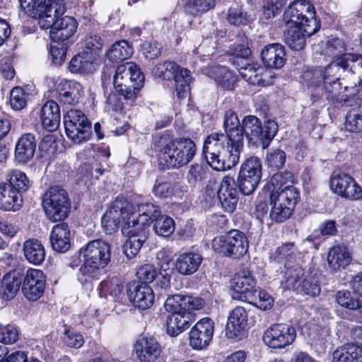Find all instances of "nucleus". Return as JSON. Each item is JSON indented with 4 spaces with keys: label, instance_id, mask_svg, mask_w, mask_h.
<instances>
[{
    "label": "nucleus",
    "instance_id": "6e6552de",
    "mask_svg": "<svg viewBox=\"0 0 362 362\" xmlns=\"http://www.w3.org/2000/svg\"><path fill=\"white\" fill-rule=\"evenodd\" d=\"M153 71L158 78L175 81V93L179 99H182L187 95L192 81L189 70L180 68L175 62L166 61L158 64Z\"/></svg>",
    "mask_w": 362,
    "mask_h": 362
},
{
    "label": "nucleus",
    "instance_id": "09e8293b",
    "mask_svg": "<svg viewBox=\"0 0 362 362\" xmlns=\"http://www.w3.org/2000/svg\"><path fill=\"white\" fill-rule=\"evenodd\" d=\"M245 70L247 71L245 76H247V80L250 83L262 86L269 84V81L267 80L269 72L264 67L253 64L245 67Z\"/></svg>",
    "mask_w": 362,
    "mask_h": 362
},
{
    "label": "nucleus",
    "instance_id": "1a4fd4ad",
    "mask_svg": "<svg viewBox=\"0 0 362 362\" xmlns=\"http://www.w3.org/2000/svg\"><path fill=\"white\" fill-rule=\"evenodd\" d=\"M249 241L240 230H231L223 235L216 237L212 240L214 251L226 257L240 258L248 250Z\"/></svg>",
    "mask_w": 362,
    "mask_h": 362
},
{
    "label": "nucleus",
    "instance_id": "2eb2a0df",
    "mask_svg": "<svg viewBox=\"0 0 362 362\" xmlns=\"http://www.w3.org/2000/svg\"><path fill=\"white\" fill-rule=\"evenodd\" d=\"M330 188L333 192L346 199L356 201L362 199V187L346 173L332 176Z\"/></svg>",
    "mask_w": 362,
    "mask_h": 362
},
{
    "label": "nucleus",
    "instance_id": "20e7f679",
    "mask_svg": "<svg viewBox=\"0 0 362 362\" xmlns=\"http://www.w3.org/2000/svg\"><path fill=\"white\" fill-rule=\"evenodd\" d=\"M144 83V75L136 64L127 63L117 67L113 77L114 88L126 101L134 103Z\"/></svg>",
    "mask_w": 362,
    "mask_h": 362
},
{
    "label": "nucleus",
    "instance_id": "603ef678",
    "mask_svg": "<svg viewBox=\"0 0 362 362\" xmlns=\"http://www.w3.org/2000/svg\"><path fill=\"white\" fill-rule=\"evenodd\" d=\"M286 153L281 148H271L267 151L265 165L274 170L282 168L286 163Z\"/></svg>",
    "mask_w": 362,
    "mask_h": 362
},
{
    "label": "nucleus",
    "instance_id": "338daca9",
    "mask_svg": "<svg viewBox=\"0 0 362 362\" xmlns=\"http://www.w3.org/2000/svg\"><path fill=\"white\" fill-rule=\"evenodd\" d=\"M345 50L344 42L339 38H332L327 42L325 48L326 54L332 57L334 59L345 54Z\"/></svg>",
    "mask_w": 362,
    "mask_h": 362
},
{
    "label": "nucleus",
    "instance_id": "9b49d317",
    "mask_svg": "<svg viewBox=\"0 0 362 362\" xmlns=\"http://www.w3.org/2000/svg\"><path fill=\"white\" fill-rule=\"evenodd\" d=\"M67 136L76 144L88 141L92 134L91 123L79 110H70L64 116Z\"/></svg>",
    "mask_w": 362,
    "mask_h": 362
},
{
    "label": "nucleus",
    "instance_id": "8fccbe9b",
    "mask_svg": "<svg viewBox=\"0 0 362 362\" xmlns=\"http://www.w3.org/2000/svg\"><path fill=\"white\" fill-rule=\"evenodd\" d=\"M303 276L304 271L300 267L288 268L282 280L284 288L296 291Z\"/></svg>",
    "mask_w": 362,
    "mask_h": 362
},
{
    "label": "nucleus",
    "instance_id": "72a5a7b5",
    "mask_svg": "<svg viewBox=\"0 0 362 362\" xmlns=\"http://www.w3.org/2000/svg\"><path fill=\"white\" fill-rule=\"evenodd\" d=\"M70 229L66 223L62 222L53 226L50 233L52 249L58 252H66L71 246Z\"/></svg>",
    "mask_w": 362,
    "mask_h": 362
},
{
    "label": "nucleus",
    "instance_id": "49530a36",
    "mask_svg": "<svg viewBox=\"0 0 362 362\" xmlns=\"http://www.w3.org/2000/svg\"><path fill=\"white\" fill-rule=\"evenodd\" d=\"M337 302L346 308L358 310L362 313V297L354 291H339L336 294Z\"/></svg>",
    "mask_w": 362,
    "mask_h": 362
},
{
    "label": "nucleus",
    "instance_id": "7c9ffc66",
    "mask_svg": "<svg viewBox=\"0 0 362 362\" xmlns=\"http://www.w3.org/2000/svg\"><path fill=\"white\" fill-rule=\"evenodd\" d=\"M203 257L201 254L194 252L180 253L175 259V270L181 275L190 276L198 271Z\"/></svg>",
    "mask_w": 362,
    "mask_h": 362
},
{
    "label": "nucleus",
    "instance_id": "774afa93",
    "mask_svg": "<svg viewBox=\"0 0 362 362\" xmlns=\"http://www.w3.org/2000/svg\"><path fill=\"white\" fill-rule=\"evenodd\" d=\"M158 275L156 267L151 264H146L141 266L136 272V276L141 283H151Z\"/></svg>",
    "mask_w": 362,
    "mask_h": 362
},
{
    "label": "nucleus",
    "instance_id": "473e14b6",
    "mask_svg": "<svg viewBox=\"0 0 362 362\" xmlns=\"http://www.w3.org/2000/svg\"><path fill=\"white\" fill-rule=\"evenodd\" d=\"M36 149V139L34 134L26 133L18 140L15 148V159L22 164L28 163L34 156Z\"/></svg>",
    "mask_w": 362,
    "mask_h": 362
},
{
    "label": "nucleus",
    "instance_id": "a19ab883",
    "mask_svg": "<svg viewBox=\"0 0 362 362\" xmlns=\"http://www.w3.org/2000/svg\"><path fill=\"white\" fill-rule=\"evenodd\" d=\"M23 250L25 259L33 264L40 265L45 259V247L37 239L32 238L25 240Z\"/></svg>",
    "mask_w": 362,
    "mask_h": 362
},
{
    "label": "nucleus",
    "instance_id": "680f3d73",
    "mask_svg": "<svg viewBox=\"0 0 362 362\" xmlns=\"http://www.w3.org/2000/svg\"><path fill=\"white\" fill-rule=\"evenodd\" d=\"M184 298L185 296L173 295L167 298L165 302V309L170 314H184Z\"/></svg>",
    "mask_w": 362,
    "mask_h": 362
},
{
    "label": "nucleus",
    "instance_id": "0e129e2a",
    "mask_svg": "<svg viewBox=\"0 0 362 362\" xmlns=\"http://www.w3.org/2000/svg\"><path fill=\"white\" fill-rule=\"evenodd\" d=\"M247 300L263 310L269 309L273 304L272 296L265 291L262 290H257L256 296H253V298L247 299Z\"/></svg>",
    "mask_w": 362,
    "mask_h": 362
},
{
    "label": "nucleus",
    "instance_id": "423d86ee",
    "mask_svg": "<svg viewBox=\"0 0 362 362\" xmlns=\"http://www.w3.org/2000/svg\"><path fill=\"white\" fill-rule=\"evenodd\" d=\"M299 200V191L293 185H286L280 191L272 192L270 218L277 223L285 221L291 216Z\"/></svg>",
    "mask_w": 362,
    "mask_h": 362
},
{
    "label": "nucleus",
    "instance_id": "4be33fe9",
    "mask_svg": "<svg viewBox=\"0 0 362 362\" xmlns=\"http://www.w3.org/2000/svg\"><path fill=\"white\" fill-rule=\"evenodd\" d=\"M231 288L239 296H233V298L247 300L256 296V281L252 274L247 270L237 273L231 281Z\"/></svg>",
    "mask_w": 362,
    "mask_h": 362
},
{
    "label": "nucleus",
    "instance_id": "13d9d810",
    "mask_svg": "<svg viewBox=\"0 0 362 362\" xmlns=\"http://www.w3.org/2000/svg\"><path fill=\"white\" fill-rule=\"evenodd\" d=\"M153 229L158 235L168 237L175 230L174 221L172 218L161 214L155 220Z\"/></svg>",
    "mask_w": 362,
    "mask_h": 362
},
{
    "label": "nucleus",
    "instance_id": "c756f323",
    "mask_svg": "<svg viewBox=\"0 0 362 362\" xmlns=\"http://www.w3.org/2000/svg\"><path fill=\"white\" fill-rule=\"evenodd\" d=\"M56 90L59 101L65 105H74L78 103L83 92L82 86L73 81L58 79Z\"/></svg>",
    "mask_w": 362,
    "mask_h": 362
},
{
    "label": "nucleus",
    "instance_id": "58836bf2",
    "mask_svg": "<svg viewBox=\"0 0 362 362\" xmlns=\"http://www.w3.org/2000/svg\"><path fill=\"white\" fill-rule=\"evenodd\" d=\"M22 277L19 272H8L3 278L0 288V296L5 300L13 298L19 290Z\"/></svg>",
    "mask_w": 362,
    "mask_h": 362
},
{
    "label": "nucleus",
    "instance_id": "79ce46f5",
    "mask_svg": "<svg viewBox=\"0 0 362 362\" xmlns=\"http://www.w3.org/2000/svg\"><path fill=\"white\" fill-rule=\"evenodd\" d=\"M5 183L15 189L20 194L27 192L32 186V181L21 170H11L5 175Z\"/></svg>",
    "mask_w": 362,
    "mask_h": 362
},
{
    "label": "nucleus",
    "instance_id": "412c9836",
    "mask_svg": "<svg viewBox=\"0 0 362 362\" xmlns=\"http://www.w3.org/2000/svg\"><path fill=\"white\" fill-rule=\"evenodd\" d=\"M127 295L133 305L141 309L151 308L154 302V293L151 287L141 281H133L127 284Z\"/></svg>",
    "mask_w": 362,
    "mask_h": 362
},
{
    "label": "nucleus",
    "instance_id": "4c0bfd02",
    "mask_svg": "<svg viewBox=\"0 0 362 362\" xmlns=\"http://www.w3.org/2000/svg\"><path fill=\"white\" fill-rule=\"evenodd\" d=\"M22 195L5 182L0 184V209L4 211H18L22 206Z\"/></svg>",
    "mask_w": 362,
    "mask_h": 362
},
{
    "label": "nucleus",
    "instance_id": "e433bc0d",
    "mask_svg": "<svg viewBox=\"0 0 362 362\" xmlns=\"http://www.w3.org/2000/svg\"><path fill=\"white\" fill-rule=\"evenodd\" d=\"M209 76L217 86L225 90H232L238 81L237 75L224 66H215L210 69Z\"/></svg>",
    "mask_w": 362,
    "mask_h": 362
},
{
    "label": "nucleus",
    "instance_id": "5701e85b",
    "mask_svg": "<svg viewBox=\"0 0 362 362\" xmlns=\"http://www.w3.org/2000/svg\"><path fill=\"white\" fill-rule=\"evenodd\" d=\"M137 216H135L134 211V206L130 213L131 225L136 226L139 228L144 226V229L148 230L151 223L154 222L155 220L161 215V211L158 206L151 203L146 202L138 204L137 206Z\"/></svg>",
    "mask_w": 362,
    "mask_h": 362
},
{
    "label": "nucleus",
    "instance_id": "4468645a",
    "mask_svg": "<svg viewBox=\"0 0 362 362\" xmlns=\"http://www.w3.org/2000/svg\"><path fill=\"white\" fill-rule=\"evenodd\" d=\"M320 28V23L316 18L306 20L303 27L291 28L284 33L285 43L293 50L300 51L306 45V38L315 34Z\"/></svg>",
    "mask_w": 362,
    "mask_h": 362
},
{
    "label": "nucleus",
    "instance_id": "de8ad7c7",
    "mask_svg": "<svg viewBox=\"0 0 362 362\" xmlns=\"http://www.w3.org/2000/svg\"><path fill=\"white\" fill-rule=\"evenodd\" d=\"M296 249L293 243H286L278 247L270 255L271 261L278 264H283L286 267L287 262L294 259Z\"/></svg>",
    "mask_w": 362,
    "mask_h": 362
},
{
    "label": "nucleus",
    "instance_id": "c85d7f7f",
    "mask_svg": "<svg viewBox=\"0 0 362 362\" xmlns=\"http://www.w3.org/2000/svg\"><path fill=\"white\" fill-rule=\"evenodd\" d=\"M323 97H325V100L334 104L341 103L342 101L346 102L349 98L345 95L343 91V86L339 81L332 82L325 81V83L319 89V92L311 93V99L313 102L323 99Z\"/></svg>",
    "mask_w": 362,
    "mask_h": 362
},
{
    "label": "nucleus",
    "instance_id": "ddd939ff",
    "mask_svg": "<svg viewBox=\"0 0 362 362\" xmlns=\"http://www.w3.org/2000/svg\"><path fill=\"white\" fill-rule=\"evenodd\" d=\"M296 336V330L293 326L284 323H276L265 330L262 339L269 348L280 349L292 344Z\"/></svg>",
    "mask_w": 362,
    "mask_h": 362
},
{
    "label": "nucleus",
    "instance_id": "a878e982",
    "mask_svg": "<svg viewBox=\"0 0 362 362\" xmlns=\"http://www.w3.org/2000/svg\"><path fill=\"white\" fill-rule=\"evenodd\" d=\"M134 351L141 362H154L160 355L161 346L153 337H142L136 341Z\"/></svg>",
    "mask_w": 362,
    "mask_h": 362
},
{
    "label": "nucleus",
    "instance_id": "4d7b16f0",
    "mask_svg": "<svg viewBox=\"0 0 362 362\" xmlns=\"http://www.w3.org/2000/svg\"><path fill=\"white\" fill-rule=\"evenodd\" d=\"M301 78L308 87H315V93H317L322 86L321 83H323V74L320 67L310 68L303 71Z\"/></svg>",
    "mask_w": 362,
    "mask_h": 362
},
{
    "label": "nucleus",
    "instance_id": "f8f14e48",
    "mask_svg": "<svg viewBox=\"0 0 362 362\" xmlns=\"http://www.w3.org/2000/svg\"><path fill=\"white\" fill-rule=\"evenodd\" d=\"M132 204L123 197H117L112 202L101 219V224L107 233L116 231L122 221L125 223L131 221L130 213Z\"/></svg>",
    "mask_w": 362,
    "mask_h": 362
},
{
    "label": "nucleus",
    "instance_id": "b1692460",
    "mask_svg": "<svg viewBox=\"0 0 362 362\" xmlns=\"http://www.w3.org/2000/svg\"><path fill=\"white\" fill-rule=\"evenodd\" d=\"M237 184L231 177H224L218 191V197L222 208L228 213L233 212L238 201Z\"/></svg>",
    "mask_w": 362,
    "mask_h": 362
},
{
    "label": "nucleus",
    "instance_id": "37998d69",
    "mask_svg": "<svg viewBox=\"0 0 362 362\" xmlns=\"http://www.w3.org/2000/svg\"><path fill=\"white\" fill-rule=\"evenodd\" d=\"M351 257L346 247L334 246L327 255L329 267L334 271L344 269L350 262Z\"/></svg>",
    "mask_w": 362,
    "mask_h": 362
},
{
    "label": "nucleus",
    "instance_id": "6ab92c4d",
    "mask_svg": "<svg viewBox=\"0 0 362 362\" xmlns=\"http://www.w3.org/2000/svg\"><path fill=\"white\" fill-rule=\"evenodd\" d=\"M46 279L42 271L30 269L23 279L22 291L25 297L31 301H36L43 294Z\"/></svg>",
    "mask_w": 362,
    "mask_h": 362
},
{
    "label": "nucleus",
    "instance_id": "f3484780",
    "mask_svg": "<svg viewBox=\"0 0 362 362\" xmlns=\"http://www.w3.org/2000/svg\"><path fill=\"white\" fill-rule=\"evenodd\" d=\"M141 227V228L127 222L122 228V233L128 237L123 246L124 253L129 259L138 255L148 238V230L144 229V226Z\"/></svg>",
    "mask_w": 362,
    "mask_h": 362
},
{
    "label": "nucleus",
    "instance_id": "6e6d98bb",
    "mask_svg": "<svg viewBox=\"0 0 362 362\" xmlns=\"http://www.w3.org/2000/svg\"><path fill=\"white\" fill-rule=\"evenodd\" d=\"M345 54L334 59L325 68L320 67L323 74V83L325 81H337L339 79V74L342 69L341 62H344Z\"/></svg>",
    "mask_w": 362,
    "mask_h": 362
},
{
    "label": "nucleus",
    "instance_id": "a211bd4d",
    "mask_svg": "<svg viewBox=\"0 0 362 362\" xmlns=\"http://www.w3.org/2000/svg\"><path fill=\"white\" fill-rule=\"evenodd\" d=\"M348 54H345L344 62H341L342 69L339 74V81L343 86V91L346 97L354 96L362 89V81L354 64Z\"/></svg>",
    "mask_w": 362,
    "mask_h": 362
},
{
    "label": "nucleus",
    "instance_id": "bf43d9fd",
    "mask_svg": "<svg viewBox=\"0 0 362 362\" xmlns=\"http://www.w3.org/2000/svg\"><path fill=\"white\" fill-rule=\"evenodd\" d=\"M92 63L85 54H78L74 56L69 62V69L72 73H85L88 71Z\"/></svg>",
    "mask_w": 362,
    "mask_h": 362
},
{
    "label": "nucleus",
    "instance_id": "aec40b11",
    "mask_svg": "<svg viewBox=\"0 0 362 362\" xmlns=\"http://www.w3.org/2000/svg\"><path fill=\"white\" fill-rule=\"evenodd\" d=\"M214 332V321L204 317L198 321L189 332V344L194 349L206 347L213 338Z\"/></svg>",
    "mask_w": 362,
    "mask_h": 362
},
{
    "label": "nucleus",
    "instance_id": "69168bd1",
    "mask_svg": "<svg viewBox=\"0 0 362 362\" xmlns=\"http://www.w3.org/2000/svg\"><path fill=\"white\" fill-rule=\"evenodd\" d=\"M227 21L232 25H238L246 24L248 21L247 13L243 12L242 8L236 6L229 8L227 13Z\"/></svg>",
    "mask_w": 362,
    "mask_h": 362
},
{
    "label": "nucleus",
    "instance_id": "39448f33",
    "mask_svg": "<svg viewBox=\"0 0 362 362\" xmlns=\"http://www.w3.org/2000/svg\"><path fill=\"white\" fill-rule=\"evenodd\" d=\"M243 136L245 135L248 144L252 146L262 145L267 148L278 131L277 123L268 119L262 125L261 120L255 115H247L242 121Z\"/></svg>",
    "mask_w": 362,
    "mask_h": 362
},
{
    "label": "nucleus",
    "instance_id": "3c124183",
    "mask_svg": "<svg viewBox=\"0 0 362 362\" xmlns=\"http://www.w3.org/2000/svg\"><path fill=\"white\" fill-rule=\"evenodd\" d=\"M296 292L313 296L319 295L320 293V287L317 275L308 274L303 276Z\"/></svg>",
    "mask_w": 362,
    "mask_h": 362
},
{
    "label": "nucleus",
    "instance_id": "0eeeda50",
    "mask_svg": "<svg viewBox=\"0 0 362 362\" xmlns=\"http://www.w3.org/2000/svg\"><path fill=\"white\" fill-rule=\"evenodd\" d=\"M42 206L47 218L52 222L64 220L71 209L68 193L58 185L49 187L44 194Z\"/></svg>",
    "mask_w": 362,
    "mask_h": 362
},
{
    "label": "nucleus",
    "instance_id": "ea45409f",
    "mask_svg": "<svg viewBox=\"0 0 362 362\" xmlns=\"http://www.w3.org/2000/svg\"><path fill=\"white\" fill-rule=\"evenodd\" d=\"M332 362H362V348L354 344L339 346L332 353Z\"/></svg>",
    "mask_w": 362,
    "mask_h": 362
},
{
    "label": "nucleus",
    "instance_id": "7ed1b4c3",
    "mask_svg": "<svg viewBox=\"0 0 362 362\" xmlns=\"http://www.w3.org/2000/svg\"><path fill=\"white\" fill-rule=\"evenodd\" d=\"M81 252H83V264L77 274L78 281L86 284L98 279L101 269L110 262V245L103 240L97 239L82 247Z\"/></svg>",
    "mask_w": 362,
    "mask_h": 362
},
{
    "label": "nucleus",
    "instance_id": "9d476101",
    "mask_svg": "<svg viewBox=\"0 0 362 362\" xmlns=\"http://www.w3.org/2000/svg\"><path fill=\"white\" fill-rule=\"evenodd\" d=\"M262 169L261 160L256 156H251L242 163L237 184L240 193L243 195L253 194L260 182Z\"/></svg>",
    "mask_w": 362,
    "mask_h": 362
},
{
    "label": "nucleus",
    "instance_id": "bb28decb",
    "mask_svg": "<svg viewBox=\"0 0 362 362\" xmlns=\"http://www.w3.org/2000/svg\"><path fill=\"white\" fill-rule=\"evenodd\" d=\"M64 12L65 7L62 2L49 0L47 1L45 8L40 9L39 15L32 17L38 18V24L42 29L52 30L55 26L57 18Z\"/></svg>",
    "mask_w": 362,
    "mask_h": 362
},
{
    "label": "nucleus",
    "instance_id": "864d4df0",
    "mask_svg": "<svg viewBox=\"0 0 362 362\" xmlns=\"http://www.w3.org/2000/svg\"><path fill=\"white\" fill-rule=\"evenodd\" d=\"M344 125L349 132H362V105L352 108L346 113Z\"/></svg>",
    "mask_w": 362,
    "mask_h": 362
},
{
    "label": "nucleus",
    "instance_id": "e2e57ef3",
    "mask_svg": "<svg viewBox=\"0 0 362 362\" xmlns=\"http://www.w3.org/2000/svg\"><path fill=\"white\" fill-rule=\"evenodd\" d=\"M27 94L24 90L16 86L11 91L10 104L11 107L16 110H22L26 105Z\"/></svg>",
    "mask_w": 362,
    "mask_h": 362
},
{
    "label": "nucleus",
    "instance_id": "f257e3e1",
    "mask_svg": "<svg viewBox=\"0 0 362 362\" xmlns=\"http://www.w3.org/2000/svg\"><path fill=\"white\" fill-rule=\"evenodd\" d=\"M223 127L225 134H211L202 148V156L217 171L230 170L235 166L243 150V128L233 110L226 111Z\"/></svg>",
    "mask_w": 362,
    "mask_h": 362
},
{
    "label": "nucleus",
    "instance_id": "cd10ccee",
    "mask_svg": "<svg viewBox=\"0 0 362 362\" xmlns=\"http://www.w3.org/2000/svg\"><path fill=\"white\" fill-rule=\"evenodd\" d=\"M286 50L279 43H272L264 46L260 53L262 63L266 67L279 69L286 63Z\"/></svg>",
    "mask_w": 362,
    "mask_h": 362
},
{
    "label": "nucleus",
    "instance_id": "c9c22d12",
    "mask_svg": "<svg viewBox=\"0 0 362 362\" xmlns=\"http://www.w3.org/2000/svg\"><path fill=\"white\" fill-rule=\"evenodd\" d=\"M194 320L193 316L186 313L169 314L165 321L166 333L170 337H176L188 329Z\"/></svg>",
    "mask_w": 362,
    "mask_h": 362
},
{
    "label": "nucleus",
    "instance_id": "5fc2aeb1",
    "mask_svg": "<svg viewBox=\"0 0 362 362\" xmlns=\"http://www.w3.org/2000/svg\"><path fill=\"white\" fill-rule=\"evenodd\" d=\"M216 2V0H188L185 4V11L196 16L214 8Z\"/></svg>",
    "mask_w": 362,
    "mask_h": 362
},
{
    "label": "nucleus",
    "instance_id": "f704fd0d",
    "mask_svg": "<svg viewBox=\"0 0 362 362\" xmlns=\"http://www.w3.org/2000/svg\"><path fill=\"white\" fill-rule=\"evenodd\" d=\"M40 119L43 127L49 132L56 130L60 123L59 105L54 100L47 101L41 107Z\"/></svg>",
    "mask_w": 362,
    "mask_h": 362
},
{
    "label": "nucleus",
    "instance_id": "a18cd8bd",
    "mask_svg": "<svg viewBox=\"0 0 362 362\" xmlns=\"http://www.w3.org/2000/svg\"><path fill=\"white\" fill-rule=\"evenodd\" d=\"M132 54V46L126 40H120L111 46L106 53V57L112 63H119L129 58Z\"/></svg>",
    "mask_w": 362,
    "mask_h": 362
},
{
    "label": "nucleus",
    "instance_id": "f03ea898",
    "mask_svg": "<svg viewBox=\"0 0 362 362\" xmlns=\"http://www.w3.org/2000/svg\"><path fill=\"white\" fill-rule=\"evenodd\" d=\"M153 145L158 151L160 165L167 169H179L189 163L197 152L195 143L189 138L170 139L168 135H156Z\"/></svg>",
    "mask_w": 362,
    "mask_h": 362
},
{
    "label": "nucleus",
    "instance_id": "2f4dec72",
    "mask_svg": "<svg viewBox=\"0 0 362 362\" xmlns=\"http://www.w3.org/2000/svg\"><path fill=\"white\" fill-rule=\"evenodd\" d=\"M78 24L73 17L66 16L57 18L55 26L49 30V36L53 42H63L71 37L76 30Z\"/></svg>",
    "mask_w": 362,
    "mask_h": 362
},
{
    "label": "nucleus",
    "instance_id": "c03bdc74",
    "mask_svg": "<svg viewBox=\"0 0 362 362\" xmlns=\"http://www.w3.org/2000/svg\"><path fill=\"white\" fill-rule=\"evenodd\" d=\"M124 283L118 276H112L103 280L98 287L100 297L110 295L116 300H119L123 295Z\"/></svg>",
    "mask_w": 362,
    "mask_h": 362
},
{
    "label": "nucleus",
    "instance_id": "393cba45",
    "mask_svg": "<svg viewBox=\"0 0 362 362\" xmlns=\"http://www.w3.org/2000/svg\"><path fill=\"white\" fill-rule=\"evenodd\" d=\"M247 322V313L241 306L235 307L230 313L226 326V335L229 339L241 337Z\"/></svg>",
    "mask_w": 362,
    "mask_h": 362
},
{
    "label": "nucleus",
    "instance_id": "052dcab7",
    "mask_svg": "<svg viewBox=\"0 0 362 362\" xmlns=\"http://www.w3.org/2000/svg\"><path fill=\"white\" fill-rule=\"evenodd\" d=\"M282 6V0H263L262 7L263 18L266 20L274 18L280 13Z\"/></svg>",
    "mask_w": 362,
    "mask_h": 362
},
{
    "label": "nucleus",
    "instance_id": "dca6fc26",
    "mask_svg": "<svg viewBox=\"0 0 362 362\" xmlns=\"http://www.w3.org/2000/svg\"><path fill=\"white\" fill-rule=\"evenodd\" d=\"M314 6L306 0H296L291 4L284 11L283 20L286 25L295 24L303 27L306 20L315 18Z\"/></svg>",
    "mask_w": 362,
    "mask_h": 362
}]
</instances>
